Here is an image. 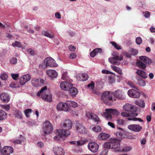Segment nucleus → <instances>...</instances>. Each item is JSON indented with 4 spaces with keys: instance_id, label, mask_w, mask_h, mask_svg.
I'll use <instances>...</instances> for the list:
<instances>
[{
    "instance_id": "obj_22",
    "label": "nucleus",
    "mask_w": 155,
    "mask_h": 155,
    "mask_svg": "<svg viewBox=\"0 0 155 155\" xmlns=\"http://www.w3.org/2000/svg\"><path fill=\"white\" fill-rule=\"evenodd\" d=\"M0 98L1 100L5 103H7L10 100L9 95L5 93H2L0 95Z\"/></svg>"
},
{
    "instance_id": "obj_12",
    "label": "nucleus",
    "mask_w": 155,
    "mask_h": 155,
    "mask_svg": "<svg viewBox=\"0 0 155 155\" xmlns=\"http://www.w3.org/2000/svg\"><path fill=\"white\" fill-rule=\"evenodd\" d=\"M127 94L130 97L135 98H139L140 95L139 92L134 89H131L128 90Z\"/></svg>"
},
{
    "instance_id": "obj_30",
    "label": "nucleus",
    "mask_w": 155,
    "mask_h": 155,
    "mask_svg": "<svg viewBox=\"0 0 155 155\" xmlns=\"http://www.w3.org/2000/svg\"><path fill=\"white\" fill-rule=\"evenodd\" d=\"M136 65L139 68L142 69H144L146 67V65L140 61H139L137 62Z\"/></svg>"
},
{
    "instance_id": "obj_39",
    "label": "nucleus",
    "mask_w": 155,
    "mask_h": 155,
    "mask_svg": "<svg viewBox=\"0 0 155 155\" xmlns=\"http://www.w3.org/2000/svg\"><path fill=\"white\" fill-rule=\"evenodd\" d=\"M117 124L120 125H124L125 123V120L120 119H117Z\"/></svg>"
},
{
    "instance_id": "obj_53",
    "label": "nucleus",
    "mask_w": 155,
    "mask_h": 155,
    "mask_svg": "<svg viewBox=\"0 0 155 155\" xmlns=\"http://www.w3.org/2000/svg\"><path fill=\"white\" fill-rule=\"evenodd\" d=\"M17 59L15 58H12L10 60V63L12 64H15L17 63Z\"/></svg>"
},
{
    "instance_id": "obj_36",
    "label": "nucleus",
    "mask_w": 155,
    "mask_h": 155,
    "mask_svg": "<svg viewBox=\"0 0 155 155\" xmlns=\"http://www.w3.org/2000/svg\"><path fill=\"white\" fill-rule=\"evenodd\" d=\"M32 110L31 109H28L24 111V113L27 117H29L30 116V114L32 112Z\"/></svg>"
},
{
    "instance_id": "obj_14",
    "label": "nucleus",
    "mask_w": 155,
    "mask_h": 155,
    "mask_svg": "<svg viewBox=\"0 0 155 155\" xmlns=\"http://www.w3.org/2000/svg\"><path fill=\"white\" fill-rule=\"evenodd\" d=\"M88 147L89 149L93 153L96 152L99 147L98 144L94 142H91L89 143Z\"/></svg>"
},
{
    "instance_id": "obj_33",
    "label": "nucleus",
    "mask_w": 155,
    "mask_h": 155,
    "mask_svg": "<svg viewBox=\"0 0 155 155\" xmlns=\"http://www.w3.org/2000/svg\"><path fill=\"white\" fill-rule=\"evenodd\" d=\"M68 105L73 108H76L78 107L77 103L74 101H68Z\"/></svg>"
},
{
    "instance_id": "obj_2",
    "label": "nucleus",
    "mask_w": 155,
    "mask_h": 155,
    "mask_svg": "<svg viewBox=\"0 0 155 155\" xmlns=\"http://www.w3.org/2000/svg\"><path fill=\"white\" fill-rule=\"evenodd\" d=\"M105 148L116 149V151L121 152L122 147H120V142L117 140H111L106 142L104 144Z\"/></svg>"
},
{
    "instance_id": "obj_54",
    "label": "nucleus",
    "mask_w": 155,
    "mask_h": 155,
    "mask_svg": "<svg viewBox=\"0 0 155 155\" xmlns=\"http://www.w3.org/2000/svg\"><path fill=\"white\" fill-rule=\"evenodd\" d=\"M128 83L129 85L131 87L136 89H137L135 84H134L133 82H129Z\"/></svg>"
},
{
    "instance_id": "obj_17",
    "label": "nucleus",
    "mask_w": 155,
    "mask_h": 155,
    "mask_svg": "<svg viewBox=\"0 0 155 155\" xmlns=\"http://www.w3.org/2000/svg\"><path fill=\"white\" fill-rule=\"evenodd\" d=\"M13 151V148L11 146L4 147L1 151V153L4 155H10Z\"/></svg>"
},
{
    "instance_id": "obj_34",
    "label": "nucleus",
    "mask_w": 155,
    "mask_h": 155,
    "mask_svg": "<svg viewBox=\"0 0 155 155\" xmlns=\"http://www.w3.org/2000/svg\"><path fill=\"white\" fill-rule=\"evenodd\" d=\"M112 69L116 71V72H117L119 74H122V70L121 69L118 68L116 67L115 66H113L112 67Z\"/></svg>"
},
{
    "instance_id": "obj_45",
    "label": "nucleus",
    "mask_w": 155,
    "mask_h": 155,
    "mask_svg": "<svg viewBox=\"0 0 155 155\" xmlns=\"http://www.w3.org/2000/svg\"><path fill=\"white\" fill-rule=\"evenodd\" d=\"M130 52L131 54L132 55H136L138 53L137 51L133 48H131L130 49Z\"/></svg>"
},
{
    "instance_id": "obj_21",
    "label": "nucleus",
    "mask_w": 155,
    "mask_h": 155,
    "mask_svg": "<svg viewBox=\"0 0 155 155\" xmlns=\"http://www.w3.org/2000/svg\"><path fill=\"white\" fill-rule=\"evenodd\" d=\"M123 59V56H116L114 57L110 58L109 59V61L112 64H116L117 63V61H121Z\"/></svg>"
},
{
    "instance_id": "obj_37",
    "label": "nucleus",
    "mask_w": 155,
    "mask_h": 155,
    "mask_svg": "<svg viewBox=\"0 0 155 155\" xmlns=\"http://www.w3.org/2000/svg\"><path fill=\"white\" fill-rule=\"evenodd\" d=\"M136 104L142 108H143L145 107V103L142 101H140L138 102L137 101Z\"/></svg>"
},
{
    "instance_id": "obj_8",
    "label": "nucleus",
    "mask_w": 155,
    "mask_h": 155,
    "mask_svg": "<svg viewBox=\"0 0 155 155\" xmlns=\"http://www.w3.org/2000/svg\"><path fill=\"white\" fill-rule=\"evenodd\" d=\"M61 127L64 128L62 130L64 131L65 130H68L71 129L72 126V123L71 121L69 120H66L61 124Z\"/></svg>"
},
{
    "instance_id": "obj_16",
    "label": "nucleus",
    "mask_w": 155,
    "mask_h": 155,
    "mask_svg": "<svg viewBox=\"0 0 155 155\" xmlns=\"http://www.w3.org/2000/svg\"><path fill=\"white\" fill-rule=\"evenodd\" d=\"M31 79V77L29 74L22 75L20 79V83L21 85H24L29 81Z\"/></svg>"
},
{
    "instance_id": "obj_26",
    "label": "nucleus",
    "mask_w": 155,
    "mask_h": 155,
    "mask_svg": "<svg viewBox=\"0 0 155 155\" xmlns=\"http://www.w3.org/2000/svg\"><path fill=\"white\" fill-rule=\"evenodd\" d=\"M73 85L72 84V86L69 88L68 90L70 94L72 96H75L78 93V91L77 89L73 87Z\"/></svg>"
},
{
    "instance_id": "obj_64",
    "label": "nucleus",
    "mask_w": 155,
    "mask_h": 155,
    "mask_svg": "<svg viewBox=\"0 0 155 155\" xmlns=\"http://www.w3.org/2000/svg\"><path fill=\"white\" fill-rule=\"evenodd\" d=\"M150 30L151 32H155V28L153 26H152L150 28Z\"/></svg>"
},
{
    "instance_id": "obj_18",
    "label": "nucleus",
    "mask_w": 155,
    "mask_h": 155,
    "mask_svg": "<svg viewBox=\"0 0 155 155\" xmlns=\"http://www.w3.org/2000/svg\"><path fill=\"white\" fill-rule=\"evenodd\" d=\"M72 86V84L67 81H62L60 84V87L63 90L68 91Z\"/></svg>"
},
{
    "instance_id": "obj_20",
    "label": "nucleus",
    "mask_w": 155,
    "mask_h": 155,
    "mask_svg": "<svg viewBox=\"0 0 155 155\" xmlns=\"http://www.w3.org/2000/svg\"><path fill=\"white\" fill-rule=\"evenodd\" d=\"M86 115L87 118L93 120L95 122H98L100 121V119L98 116L92 113L87 112Z\"/></svg>"
},
{
    "instance_id": "obj_5",
    "label": "nucleus",
    "mask_w": 155,
    "mask_h": 155,
    "mask_svg": "<svg viewBox=\"0 0 155 155\" xmlns=\"http://www.w3.org/2000/svg\"><path fill=\"white\" fill-rule=\"evenodd\" d=\"M58 134L55 136L54 139L56 140L61 141L63 140L64 137H67L70 134V132L68 130H65L64 131L61 129L57 130Z\"/></svg>"
},
{
    "instance_id": "obj_61",
    "label": "nucleus",
    "mask_w": 155,
    "mask_h": 155,
    "mask_svg": "<svg viewBox=\"0 0 155 155\" xmlns=\"http://www.w3.org/2000/svg\"><path fill=\"white\" fill-rule=\"evenodd\" d=\"M102 72L103 74H111V72L107 70H103L102 71Z\"/></svg>"
},
{
    "instance_id": "obj_51",
    "label": "nucleus",
    "mask_w": 155,
    "mask_h": 155,
    "mask_svg": "<svg viewBox=\"0 0 155 155\" xmlns=\"http://www.w3.org/2000/svg\"><path fill=\"white\" fill-rule=\"evenodd\" d=\"M121 115L123 117H129L130 116V114L127 113L123 112L121 113Z\"/></svg>"
},
{
    "instance_id": "obj_59",
    "label": "nucleus",
    "mask_w": 155,
    "mask_h": 155,
    "mask_svg": "<svg viewBox=\"0 0 155 155\" xmlns=\"http://www.w3.org/2000/svg\"><path fill=\"white\" fill-rule=\"evenodd\" d=\"M69 49L71 51H74L76 49V48L75 46L71 45L69 47Z\"/></svg>"
},
{
    "instance_id": "obj_15",
    "label": "nucleus",
    "mask_w": 155,
    "mask_h": 155,
    "mask_svg": "<svg viewBox=\"0 0 155 155\" xmlns=\"http://www.w3.org/2000/svg\"><path fill=\"white\" fill-rule=\"evenodd\" d=\"M31 83L32 85L35 87H38L43 85L44 81L41 78L32 79Z\"/></svg>"
},
{
    "instance_id": "obj_4",
    "label": "nucleus",
    "mask_w": 155,
    "mask_h": 155,
    "mask_svg": "<svg viewBox=\"0 0 155 155\" xmlns=\"http://www.w3.org/2000/svg\"><path fill=\"white\" fill-rule=\"evenodd\" d=\"M105 112L103 113L102 115L109 121H110L112 118L111 114L117 115L118 114V111L116 109H105Z\"/></svg>"
},
{
    "instance_id": "obj_28",
    "label": "nucleus",
    "mask_w": 155,
    "mask_h": 155,
    "mask_svg": "<svg viewBox=\"0 0 155 155\" xmlns=\"http://www.w3.org/2000/svg\"><path fill=\"white\" fill-rule=\"evenodd\" d=\"M136 73L139 76L144 79L147 78V77L146 72L144 71L141 70H138L137 71H136Z\"/></svg>"
},
{
    "instance_id": "obj_50",
    "label": "nucleus",
    "mask_w": 155,
    "mask_h": 155,
    "mask_svg": "<svg viewBox=\"0 0 155 155\" xmlns=\"http://www.w3.org/2000/svg\"><path fill=\"white\" fill-rule=\"evenodd\" d=\"M11 76L13 79L15 80H16L18 79L19 75L18 74H12Z\"/></svg>"
},
{
    "instance_id": "obj_9",
    "label": "nucleus",
    "mask_w": 155,
    "mask_h": 155,
    "mask_svg": "<svg viewBox=\"0 0 155 155\" xmlns=\"http://www.w3.org/2000/svg\"><path fill=\"white\" fill-rule=\"evenodd\" d=\"M44 62L46 68L48 67H56L58 66L53 59L50 57H47L44 60Z\"/></svg>"
},
{
    "instance_id": "obj_55",
    "label": "nucleus",
    "mask_w": 155,
    "mask_h": 155,
    "mask_svg": "<svg viewBox=\"0 0 155 155\" xmlns=\"http://www.w3.org/2000/svg\"><path fill=\"white\" fill-rule=\"evenodd\" d=\"M94 84L93 81L91 82V83L89 84L87 86L88 87H91V88L92 89H94Z\"/></svg>"
},
{
    "instance_id": "obj_42",
    "label": "nucleus",
    "mask_w": 155,
    "mask_h": 155,
    "mask_svg": "<svg viewBox=\"0 0 155 155\" xmlns=\"http://www.w3.org/2000/svg\"><path fill=\"white\" fill-rule=\"evenodd\" d=\"M61 78L64 80L69 81V78L67 76L66 73H64L62 74Z\"/></svg>"
},
{
    "instance_id": "obj_46",
    "label": "nucleus",
    "mask_w": 155,
    "mask_h": 155,
    "mask_svg": "<svg viewBox=\"0 0 155 155\" xmlns=\"http://www.w3.org/2000/svg\"><path fill=\"white\" fill-rule=\"evenodd\" d=\"M136 42L137 45H140L142 42V39L140 37H137L136 39Z\"/></svg>"
},
{
    "instance_id": "obj_29",
    "label": "nucleus",
    "mask_w": 155,
    "mask_h": 155,
    "mask_svg": "<svg viewBox=\"0 0 155 155\" xmlns=\"http://www.w3.org/2000/svg\"><path fill=\"white\" fill-rule=\"evenodd\" d=\"M7 113L3 110L0 109V121L5 120L7 118Z\"/></svg>"
},
{
    "instance_id": "obj_32",
    "label": "nucleus",
    "mask_w": 155,
    "mask_h": 155,
    "mask_svg": "<svg viewBox=\"0 0 155 155\" xmlns=\"http://www.w3.org/2000/svg\"><path fill=\"white\" fill-rule=\"evenodd\" d=\"M79 77L80 78V81H84L87 80L88 78V75L84 73L82 74L81 76H79Z\"/></svg>"
},
{
    "instance_id": "obj_35",
    "label": "nucleus",
    "mask_w": 155,
    "mask_h": 155,
    "mask_svg": "<svg viewBox=\"0 0 155 155\" xmlns=\"http://www.w3.org/2000/svg\"><path fill=\"white\" fill-rule=\"evenodd\" d=\"M92 130L98 133L100 132L101 130L102 129L101 127L100 126H97L95 127H93L92 128Z\"/></svg>"
},
{
    "instance_id": "obj_11",
    "label": "nucleus",
    "mask_w": 155,
    "mask_h": 155,
    "mask_svg": "<svg viewBox=\"0 0 155 155\" xmlns=\"http://www.w3.org/2000/svg\"><path fill=\"white\" fill-rule=\"evenodd\" d=\"M124 110L128 112H135L137 108L135 106L129 104H126L123 106Z\"/></svg>"
},
{
    "instance_id": "obj_6",
    "label": "nucleus",
    "mask_w": 155,
    "mask_h": 155,
    "mask_svg": "<svg viewBox=\"0 0 155 155\" xmlns=\"http://www.w3.org/2000/svg\"><path fill=\"white\" fill-rule=\"evenodd\" d=\"M53 130V127L51 123L48 120L44 123L43 130L45 135L49 134L51 133Z\"/></svg>"
},
{
    "instance_id": "obj_52",
    "label": "nucleus",
    "mask_w": 155,
    "mask_h": 155,
    "mask_svg": "<svg viewBox=\"0 0 155 155\" xmlns=\"http://www.w3.org/2000/svg\"><path fill=\"white\" fill-rule=\"evenodd\" d=\"M102 50L101 48H96L94 49L93 51L96 54H97V53H101V52Z\"/></svg>"
},
{
    "instance_id": "obj_24",
    "label": "nucleus",
    "mask_w": 155,
    "mask_h": 155,
    "mask_svg": "<svg viewBox=\"0 0 155 155\" xmlns=\"http://www.w3.org/2000/svg\"><path fill=\"white\" fill-rule=\"evenodd\" d=\"M76 128L77 130L80 133L84 134L86 132L85 128L81 124H77Z\"/></svg>"
},
{
    "instance_id": "obj_7",
    "label": "nucleus",
    "mask_w": 155,
    "mask_h": 155,
    "mask_svg": "<svg viewBox=\"0 0 155 155\" xmlns=\"http://www.w3.org/2000/svg\"><path fill=\"white\" fill-rule=\"evenodd\" d=\"M57 109L59 110H63L65 111H69L70 110L71 108L68 105V101L67 103L60 102L57 105Z\"/></svg>"
},
{
    "instance_id": "obj_40",
    "label": "nucleus",
    "mask_w": 155,
    "mask_h": 155,
    "mask_svg": "<svg viewBox=\"0 0 155 155\" xmlns=\"http://www.w3.org/2000/svg\"><path fill=\"white\" fill-rule=\"evenodd\" d=\"M15 115L16 117L19 118H21L22 115L21 113L19 111H16L15 113Z\"/></svg>"
},
{
    "instance_id": "obj_47",
    "label": "nucleus",
    "mask_w": 155,
    "mask_h": 155,
    "mask_svg": "<svg viewBox=\"0 0 155 155\" xmlns=\"http://www.w3.org/2000/svg\"><path fill=\"white\" fill-rule=\"evenodd\" d=\"M131 148L130 147H125L124 148H122V150L121 151L122 152H127L130 150Z\"/></svg>"
},
{
    "instance_id": "obj_57",
    "label": "nucleus",
    "mask_w": 155,
    "mask_h": 155,
    "mask_svg": "<svg viewBox=\"0 0 155 155\" xmlns=\"http://www.w3.org/2000/svg\"><path fill=\"white\" fill-rule=\"evenodd\" d=\"M2 108L4 109H5L6 110H9L10 108V106L9 105H3L2 106Z\"/></svg>"
},
{
    "instance_id": "obj_19",
    "label": "nucleus",
    "mask_w": 155,
    "mask_h": 155,
    "mask_svg": "<svg viewBox=\"0 0 155 155\" xmlns=\"http://www.w3.org/2000/svg\"><path fill=\"white\" fill-rule=\"evenodd\" d=\"M53 150L56 155H64V150L61 147L55 146L53 147Z\"/></svg>"
},
{
    "instance_id": "obj_10",
    "label": "nucleus",
    "mask_w": 155,
    "mask_h": 155,
    "mask_svg": "<svg viewBox=\"0 0 155 155\" xmlns=\"http://www.w3.org/2000/svg\"><path fill=\"white\" fill-rule=\"evenodd\" d=\"M113 95L116 98L120 100H123L125 98V95L122 91L118 89L112 92Z\"/></svg>"
},
{
    "instance_id": "obj_60",
    "label": "nucleus",
    "mask_w": 155,
    "mask_h": 155,
    "mask_svg": "<svg viewBox=\"0 0 155 155\" xmlns=\"http://www.w3.org/2000/svg\"><path fill=\"white\" fill-rule=\"evenodd\" d=\"M55 17L58 19H60L61 18V15L59 12H57L55 13Z\"/></svg>"
},
{
    "instance_id": "obj_48",
    "label": "nucleus",
    "mask_w": 155,
    "mask_h": 155,
    "mask_svg": "<svg viewBox=\"0 0 155 155\" xmlns=\"http://www.w3.org/2000/svg\"><path fill=\"white\" fill-rule=\"evenodd\" d=\"M77 145L81 146L85 144V141L83 140H80L77 141Z\"/></svg>"
},
{
    "instance_id": "obj_56",
    "label": "nucleus",
    "mask_w": 155,
    "mask_h": 155,
    "mask_svg": "<svg viewBox=\"0 0 155 155\" xmlns=\"http://www.w3.org/2000/svg\"><path fill=\"white\" fill-rule=\"evenodd\" d=\"M37 146L41 148H42L44 147V143L41 142H39L37 143Z\"/></svg>"
},
{
    "instance_id": "obj_41",
    "label": "nucleus",
    "mask_w": 155,
    "mask_h": 155,
    "mask_svg": "<svg viewBox=\"0 0 155 155\" xmlns=\"http://www.w3.org/2000/svg\"><path fill=\"white\" fill-rule=\"evenodd\" d=\"M27 51L30 55L32 56H34L35 54V51L31 48L28 49L27 50Z\"/></svg>"
},
{
    "instance_id": "obj_49",
    "label": "nucleus",
    "mask_w": 155,
    "mask_h": 155,
    "mask_svg": "<svg viewBox=\"0 0 155 155\" xmlns=\"http://www.w3.org/2000/svg\"><path fill=\"white\" fill-rule=\"evenodd\" d=\"M144 16L146 18H149L150 16V12L148 11H146L143 12Z\"/></svg>"
},
{
    "instance_id": "obj_13",
    "label": "nucleus",
    "mask_w": 155,
    "mask_h": 155,
    "mask_svg": "<svg viewBox=\"0 0 155 155\" xmlns=\"http://www.w3.org/2000/svg\"><path fill=\"white\" fill-rule=\"evenodd\" d=\"M127 128L131 131L138 132L142 130V127L141 126L138 124H132L128 126Z\"/></svg>"
},
{
    "instance_id": "obj_1",
    "label": "nucleus",
    "mask_w": 155,
    "mask_h": 155,
    "mask_svg": "<svg viewBox=\"0 0 155 155\" xmlns=\"http://www.w3.org/2000/svg\"><path fill=\"white\" fill-rule=\"evenodd\" d=\"M41 94V98L45 101L50 102L52 101V95L49 91L47 90V87L45 86L41 88L37 93V95L39 96Z\"/></svg>"
},
{
    "instance_id": "obj_62",
    "label": "nucleus",
    "mask_w": 155,
    "mask_h": 155,
    "mask_svg": "<svg viewBox=\"0 0 155 155\" xmlns=\"http://www.w3.org/2000/svg\"><path fill=\"white\" fill-rule=\"evenodd\" d=\"M108 124L113 128H114L115 127L114 124L112 122H108Z\"/></svg>"
},
{
    "instance_id": "obj_23",
    "label": "nucleus",
    "mask_w": 155,
    "mask_h": 155,
    "mask_svg": "<svg viewBox=\"0 0 155 155\" xmlns=\"http://www.w3.org/2000/svg\"><path fill=\"white\" fill-rule=\"evenodd\" d=\"M47 73L49 76L52 79L57 78L58 76V74L57 72L54 70H47Z\"/></svg>"
},
{
    "instance_id": "obj_3",
    "label": "nucleus",
    "mask_w": 155,
    "mask_h": 155,
    "mask_svg": "<svg viewBox=\"0 0 155 155\" xmlns=\"http://www.w3.org/2000/svg\"><path fill=\"white\" fill-rule=\"evenodd\" d=\"M101 100L105 104H107L110 101H116V98H113V93L111 92L106 91L104 92L102 94Z\"/></svg>"
},
{
    "instance_id": "obj_27",
    "label": "nucleus",
    "mask_w": 155,
    "mask_h": 155,
    "mask_svg": "<svg viewBox=\"0 0 155 155\" xmlns=\"http://www.w3.org/2000/svg\"><path fill=\"white\" fill-rule=\"evenodd\" d=\"M110 137V135L107 134L105 133H101L98 136V138L99 140H104L107 139Z\"/></svg>"
},
{
    "instance_id": "obj_25",
    "label": "nucleus",
    "mask_w": 155,
    "mask_h": 155,
    "mask_svg": "<svg viewBox=\"0 0 155 155\" xmlns=\"http://www.w3.org/2000/svg\"><path fill=\"white\" fill-rule=\"evenodd\" d=\"M139 59L146 64H150L152 62V61L150 58L146 56H142L140 57Z\"/></svg>"
},
{
    "instance_id": "obj_44",
    "label": "nucleus",
    "mask_w": 155,
    "mask_h": 155,
    "mask_svg": "<svg viewBox=\"0 0 155 155\" xmlns=\"http://www.w3.org/2000/svg\"><path fill=\"white\" fill-rule=\"evenodd\" d=\"M139 85L141 86H144L146 84L145 82L143 79H140L139 81L138 82Z\"/></svg>"
},
{
    "instance_id": "obj_43",
    "label": "nucleus",
    "mask_w": 155,
    "mask_h": 155,
    "mask_svg": "<svg viewBox=\"0 0 155 155\" xmlns=\"http://www.w3.org/2000/svg\"><path fill=\"white\" fill-rule=\"evenodd\" d=\"M0 77L2 80L6 81L8 78V75L6 74L3 73L1 74Z\"/></svg>"
},
{
    "instance_id": "obj_63",
    "label": "nucleus",
    "mask_w": 155,
    "mask_h": 155,
    "mask_svg": "<svg viewBox=\"0 0 155 155\" xmlns=\"http://www.w3.org/2000/svg\"><path fill=\"white\" fill-rule=\"evenodd\" d=\"M107 150H104L101 152L100 155H106V154H107Z\"/></svg>"
},
{
    "instance_id": "obj_58",
    "label": "nucleus",
    "mask_w": 155,
    "mask_h": 155,
    "mask_svg": "<svg viewBox=\"0 0 155 155\" xmlns=\"http://www.w3.org/2000/svg\"><path fill=\"white\" fill-rule=\"evenodd\" d=\"M76 57V55L74 53L70 54V58L72 59H74Z\"/></svg>"
},
{
    "instance_id": "obj_31",
    "label": "nucleus",
    "mask_w": 155,
    "mask_h": 155,
    "mask_svg": "<svg viewBox=\"0 0 155 155\" xmlns=\"http://www.w3.org/2000/svg\"><path fill=\"white\" fill-rule=\"evenodd\" d=\"M42 34L44 36L48 37L50 38H52L54 37V34L52 35L50 34L47 31H43L42 32Z\"/></svg>"
},
{
    "instance_id": "obj_38",
    "label": "nucleus",
    "mask_w": 155,
    "mask_h": 155,
    "mask_svg": "<svg viewBox=\"0 0 155 155\" xmlns=\"http://www.w3.org/2000/svg\"><path fill=\"white\" fill-rule=\"evenodd\" d=\"M12 45L14 47H16L18 48H21L22 46L21 44V42L18 41H15V43H13Z\"/></svg>"
}]
</instances>
